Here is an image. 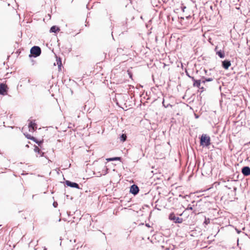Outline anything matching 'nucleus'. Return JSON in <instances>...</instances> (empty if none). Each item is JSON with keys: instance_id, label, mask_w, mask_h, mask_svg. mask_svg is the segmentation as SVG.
Listing matches in <instances>:
<instances>
[{"instance_id": "nucleus-1", "label": "nucleus", "mask_w": 250, "mask_h": 250, "mask_svg": "<svg viewBox=\"0 0 250 250\" xmlns=\"http://www.w3.org/2000/svg\"><path fill=\"white\" fill-rule=\"evenodd\" d=\"M201 145L204 146H208L210 145V138L206 135H202L201 138Z\"/></svg>"}, {"instance_id": "nucleus-2", "label": "nucleus", "mask_w": 250, "mask_h": 250, "mask_svg": "<svg viewBox=\"0 0 250 250\" xmlns=\"http://www.w3.org/2000/svg\"><path fill=\"white\" fill-rule=\"evenodd\" d=\"M30 53L34 57H36L40 56V55L41 54V49L40 47L37 46H34L31 48L30 50Z\"/></svg>"}, {"instance_id": "nucleus-3", "label": "nucleus", "mask_w": 250, "mask_h": 250, "mask_svg": "<svg viewBox=\"0 0 250 250\" xmlns=\"http://www.w3.org/2000/svg\"><path fill=\"white\" fill-rule=\"evenodd\" d=\"M169 219L175 223H181L183 222L182 218L176 217L173 213H171L169 214Z\"/></svg>"}, {"instance_id": "nucleus-4", "label": "nucleus", "mask_w": 250, "mask_h": 250, "mask_svg": "<svg viewBox=\"0 0 250 250\" xmlns=\"http://www.w3.org/2000/svg\"><path fill=\"white\" fill-rule=\"evenodd\" d=\"M7 94V86L4 83L0 84V94L5 95Z\"/></svg>"}, {"instance_id": "nucleus-5", "label": "nucleus", "mask_w": 250, "mask_h": 250, "mask_svg": "<svg viewBox=\"0 0 250 250\" xmlns=\"http://www.w3.org/2000/svg\"><path fill=\"white\" fill-rule=\"evenodd\" d=\"M29 130L30 132L34 131L37 128V125L35 121H31L28 125Z\"/></svg>"}, {"instance_id": "nucleus-6", "label": "nucleus", "mask_w": 250, "mask_h": 250, "mask_svg": "<svg viewBox=\"0 0 250 250\" xmlns=\"http://www.w3.org/2000/svg\"><path fill=\"white\" fill-rule=\"evenodd\" d=\"M65 184L67 186H69V187H70L72 188H78V189L80 188L79 185L76 183L72 182L70 181L67 180L65 181Z\"/></svg>"}, {"instance_id": "nucleus-7", "label": "nucleus", "mask_w": 250, "mask_h": 250, "mask_svg": "<svg viewBox=\"0 0 250 250\" xmlns=\"http://www.w3.org/2000/svg\"><path fill=\"white\" fill-rule=\"evenodd\" d=\"M139 190V189L138 187L135 185H133L130 187V192L134 195L137 194L138 193Z\"/></svg>"}, {"instance_id": "nucleus-8", "label": "nucleus", "mask_w": 250, "mask_h": 250, "mask_svg": "<svg viewBox=\"0 0 250 250\" xmlns=\"http://www.w3.org/2000/svg\"><path fill=\"white\" fill-rule=\"evenodd\" d=\"M242 172L245 176L250 175V168L248 167H245L242 169Z\"/></svg>"}, {"instance_id": "nucleus-9", "label": "nucleus", "mask_w": 250, "mask_h": 250, "mask_svg": "<svg viewBox=\"0 0 250 250\" xmlns=\"http://www.w3.org/2000/svg\"><path fill=\"white\" fill-rule=\"evenodd\" d=\"M222 65L225 69H227L230 66L231 63L229 61H224L222 62Z\"/></svg>"}, {"instance_id": "nucleus-10", "label": "nucleus", "mask_w": 250, "mask_h": 250, "mask_svg": "<svg viewBox=\"0 0 250 250\" xmlns=\"http://www.w3.org/2000/svg\"><path fill=\"white\" fill-rule=\"evenodd\" d=\"M60 29L58 27L56 26H53L51 27L50 31V32L56 33L57 31H59Z\"/></svg>"}, {"instance_id": "nucleus-11", "label": "nucleus", "mask_w": 250, "mask_h": 250, "mask_svg": "<svg viewBox=\"0 0 250 250\" xmlns=\"http://www.w3.org/2000/svg\"><path fill=\"white\" fill-rule=\"evenodd\" d=\"M106 160L108 162H109V161H116V160H121V157H113V158H107Z\"/></svg>"}, {"instance_id": "nucleus-12", "label": "nucleus", "mask_w": 250, "mask_h": 250, "mask_svg": "<svg viewBox=\"0 0 250 250\" xmlns=\"http://www.w3.org/2000/svg\"><path fill=\"white\" fill-rule=\"evenodd\" d=\"M25 136H26L27 138H28L29 139H30L31 140H33V141L36 142L38 144H39V143L38 141H36L35 138L34 137L31 136L30 135H29V134H27Z\"/></svg>"}, {"instance_id": "nucleus-13", "label": "nucleus", "mask_w": 250, "mask_h": 250, "mask_svg": "<svg viewBox=\"0 0 250 250\" xmlns=\"http://www.w3.org/2000/svg\"><path fill=\"white\" fill-rule=\"evenodd\" d=\"M216 53L221 58H224L225 57L224 54L222 53L221 51H217Z\"/></svg>"}, {"instance_id": "nucleus-14", "label": "nucleus", "mask_w": 250, "mask_h": 250, "mask_svg": "<svg viewBox=\"0 0 250 250\" xmlns=\"http://www.w3.org/2000/svg\"><path fill=\"white\" fill-rule=\"evenodd\" d=\"M121 140L123 142H124L125 141L126 139V136L125 134H123L120 137Z\"/></svg>"}, {"instance_id": "nucleus-15", "label": "nucleus", "mask_w": 250, "mask_h": 250, "mask_svg": "<svg viewBox=\"0 0 250 250\" xmlns=\"http://www.w3.org/2000/svg\"><path fill=\"white\" fill-rule=\"evenodd\" d=\"M34 151L36 152H38L39 154H41V156H42V154H43V153L42 154H41L40 149H39V148L38 146H35V147Z\"/></svg>"}, {"instance_id": "nucleus-16", "label": "nucleus", "mask_w": 250, "mask_h": 250, "mask_svg": "<svg viewBox=\"0 0 250 250\" xmlns=\"http://www.w3.org/2000/svg\"><path fill=\"white\" fill-rule=\"evenodd\" d=\"M156 239V237L154 236V235H153L152 237H151V238L150 239V242L154 244L155 243V240Z\"/></svg>"}, {"instance_id": "nucleus-17", "label": "nucleus", "mask_w": 250, "mask_h": 250, "mask_svg": "<svg viewBox=\"0 0 250 250\" xmlns=\"http://www.w3.org/2000/svg\"><path fill=\"white\" fill-rule=\"evenodd\" d=\"M212 80H213V79H212V78L205 79V80L203 81V82L205 83L206 82H211Z\"/></svg>"}, {"instance_id": "nucleus-18", "label": "nucleus", "mask_w": 250, "mask_h": 250, "mask_svg": "<svg viewBox=\"0 0 250 250\" xmlns=\"http://www.w3.org/2000/svg\"><path fill=\"white\" fill-rule=\"evenodd\" d=\"M57 64L58 65V66L59 67H61V61L60 59H59V60H57Z\"/></svg>"}, {"instance_id": "nucleus-19", "label": "nucleus", "mask_w": 250, "mask_h": 250, "mask_svg": "<svg viewBox=\"0 0 250 250\" xmlns=\"http://www.w3.org/2000/svg\"><path fill=\"white\" fill-rule=\"evenodd\" d=\"M194 85H197V86H199V85H200V82H196L195 83H194Z\"/></svg>"}, {"instance_id": "nucleus-20", "label": "nucleus", "mask_w": 250, "mask_h": 250, "mask_svg": "<svg viewBox=\"0 0 250 250\" xmlns=\"http://www.w3.org/2000/svg\"><path fill=\"white\" fill-rule=\"evenodd\" d=\"M57 205V203L56 202H54L53 206L54 207H56V206Z\"/></svg>"}, {"instance_id": "nucleus-21", "label": "nucleus", "mask_w": 250, "mask_h": 250, "mask_svg": "<svg viewBox=\"0 0 250 250\" xmlns=\"http://www.w3.org/2000/svg\"><path fill=\"white\" fill-rule=\"evenodd\" d=\"M187 209L192 210V208L191 207H188Z\"/></svg>"}, {"instance_id": "nucleus-22", "label": "nucleus", "mask_w": 250, "mask_h": 250, "mask_svg": "<svg viewBox=\"0 0 250 250\" xmlns=\"http://www.w3.org/2000/svg\"><path fill=\"white\" fill-rule=\"evenodd\" d=\"M152 78H153V80L154 81V79L153 76H152Z\"/></svg>"}, {"instance_id": "nucleus-23", "label": "nucleus", "mask_w": 250, "mask_h": 250, "mask_svg": "<svg viewBox=\"0 0 250 250\" xmlns=\"http://www.w3.org/2000/svg\"><path fill=\"white\" fill-rule=\"evenodd\" d=\"M75 242H76V240H75V239H74V242L75 243Z\"/></svg>"}, {"instance_id": "nucleus-24", "label": "nucleus", "mask_w": 250, "mask_h": 250, "mask_svg": "<svg viewBox=\"0 0 250 250\" xmlns=\"http://www.w3.org/2000/svg\"><path fill=\"white\" fill-rule=\"evenodd\" d=\"M43 250H47L46 248H44Z\"/></svg>"}]
</instances>
